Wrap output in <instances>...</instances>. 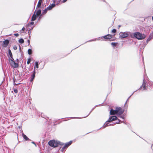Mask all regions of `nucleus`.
<instances>
[{
    "label": "nucleus",
    "mask_w": 153,
    "mask_h": 153,
    "mask_svg": "<svg viewBox=\"0 0 153 153\" xmlns=\"http://www.w3.org/2000/svg\"><path fill=\"white\" fill-rule=\"evenodd\" d=\"M35 71L34 70V72H33V74L31 76V80H30L31 81H32L33 80V79H34L35 77Z\"/></svg>",
    "instance_id": "4468645a"
},
{
    "label": "nucleus",
    "mask_w": 153,
    "mask_h": 153,
    "mask_svg": "<svg viewBox=\"0 0 153 153\" xmlns=\"http://www.w3.org/2000/svg\"><path fill=\"white\" fill-rule=\"evenodd\" d=\"M13 91H14V92L15 93H16L18 92L17 90L16 89H14Z\"/></svg>",
    "instance_id": "c85d7f7f"
},
{
    "label": "nucleus",
    "mask_w": 153,
    "mask_h": 153,
    "mask_svg": "<svg viewBox=\"0 0 153 153\" xmlns=\"http://www.w3.org/2000/svg\"><path fill=\"white\" fill-rule=\"evenodd\" d=\"M28 53L29 54H30V55L32 53L31 50L30 49H29L28 50Z\"/></svg>",
    "instance_id": "4be33fe9"
},
{
    "label": "nucleus",
    "mask_w": 153,
    "mask_h": 153,
    "mask_svg": "<svg viewBox=\"0 0 153 153\" xmlns=\"http://www.w3.org/2000/svg\"><path fill=\"white\" fill-rule=\"evenodd\" d=\"M32 143H33V144H35L36 146V145L35 143L34 142H32Z\"/></svg>",
    "instance_id": "f704fd0d"
},
{
    "label": "nucleus",
    "mask_w": 153,
    "mask_h": 153,
    "mask_svg": "<svg viewBox=\"0 0 153 153\" xmlns=\"http://www.w3.org/2000/svg\"><path fill=\"white\" fill-rule=\"evenodd\" d=\"M9 53L10 55L11 58V59H13V58L12 57V53H11V51L10 50H9Z\"/></svg>",
    "instance_id": "412c9836"
},
{
    "label": "nucleus",
    "mask_w": 153,
    "mask_h": 153,
    "mask_svg": "<svg viewBox=\"0 0 153 153\" xmlns=\"http://www.w3.org/2000/svg\"><path fill=\"white\" fill-rule=\"evenodd\" d=\"M152 20H153V16L152 17Z\"/></svg>",
    "instance_id": "c9c22d12"
},
{
    "label": "nucleus",
    "mask_w": 153,
    "mask_h": 153,
    "mask_svg": "<svg viewBox=\"0 0 153 153\" xmlns=\"http://www.w3.org/2000/svg\"><path fill=\"white\" fill-rule=\"evenodd\" d=\"M13 60V59H10L9 61L11 66L13 68H16L18 67V64L16 63Z\"/></svg>",
    "instance_id": "20e7f679"
},
{
    "label": "nucleus",
    "mask_w": 153,
    "mask_h": 153,
    "mask_svg": "<svg viewBox=\"0 0 153 153\" xmlns=\"http://www.w3.org/2000/svg\"><path fill=\"white\" fill-rule=\"evenodd\" d=\"M19 42L20 43H23L24 42V40L22 39H20L19 40Z\"/></svg>",
    "instance_id": "aec40b11"
},
{
    "label": "nucleus",
    "mask_w": 153,
    "mask_h": 153,
    "mask_svg": "<svg viewBox=\"0 0 153 153\" xmlns=\"http://www.w3.org/2000/svg\"><path fill=\"white\" fill-rule=\"evenodd\" d=\"M13 48L14 50H16L17 49V47L15 45L13 46Z\"/></svg>",
    "instance_id": "cd10ccee"
},
{
    "label": "nucleus",
    "mask_w": 153,
    "mask_h": 153,
    "mask_svg": "<svg viewBox=\"0 0 153 153\" xmlns=\"http://www.w3.org/2000/svg\"><path fill=\"white\" fill-rule=\"evenodd\" d=\"M53 0L54 3H53L52 4H50L48 7L47 8L48 10H51L55 6V3H56V2L55 0Z\"/></svg>",
    "instance_id": "423d86ee"
},
{
    "label": "nucleus",
    "mask_w": 153,
    "mask_h": 153,
    "mask_svg": "<svg viewBox=\"0 0 153 153\" xmlns=\"http://www.w3.org/2000/svg\"><path fill=\"white\" fill-rule=\"evenodd\" d=\"M27 42L28 43V45H29L30 44V40L29 39L28 40H27Z\"/></svg>",
    "instance_id": "2f4dec72"
},
{
    "label": "nucleus",
    "mask_w": 153,
    "mask_h": 153,
    "mask_svg": "<svg viewBox=\"0 0 153 153\" xmlns=\"http://www.w3.org/2000/svg\"><path fill=\"white\" fill-rule=\"evenodd\" d=\"M111 32L113 33H115L116 32V30L115 29H113L112 30Z\"/></svg>",
    "instance_id": "bb28decb"
},
{
    "label": "nucleus",
    "mask_w": 153,
    "mask_h": 153,
    "mask_svg": "<svg viewBox=\"0 0 153 153\" xmlns=\"http://www.w3.org/2000/svg\"><path fill=\"white\" fill-rule=\"evenodd\" d=\"M120 122V120H118V122L116 123H119Z\"/></svg>",
    "instance_id": "72a5a7b5"
},
{
    "label": "nucleus",
    "mask_w": 153,
    "mask_h": 153,
    "mask_svg": "<svg viewBox=\"0 0 153 153\" xmlns=\"http://www.w3.org/2000/svg\"><path fill=\"white\" fill-rule=\"evenodd\" d=\"M67 0H58V2L56 3V4H57L59 3L60 1L62 3H64Z\"/></svg>",
    "instance_id": "a211bd4d"
},
{
    "label": "nucleus",
    "mask_w": 153,
    "mask_h": 153,
    "mask_svg": "<svg viewBox=\"0 0 153 153\" xmlns=\"http://www.w3.org/2000/svg\"><path fill=\"white\" fill-rule=\"evenodd\" d=\"M30 62V60H28L27 62V63L28 64H29Z\"/></svg>",
    "instance_id": "7c9ffc66"
},
{
    "label": "nucleus",
    "mask_w": 153,
    "mask_h": 153,
    "mask_svg": "<svg viewBox=\"0 0 153 153\" xmlns=\"http://www.w3.org/2000/svg\"><path fill=\"white\" fill-rule=\"evenodd\" d=\"M22 136L26 140H29V139L27 137V136L24 134H22Z\"/></svg>",
    "instance_id": "f3484780"
},
{
    "label": "nucleus",
    "mask_w": 153,
    "mask_h": 153,
    "mask_svg": "<svg viewBox=\"0 0 153 153\" xmlns=\"http://www.w3.org/2000/svg\"><path fill=\"white\" fill-rule=\"evenodd\" d=\"M117 108L115 110H113L111 109L110 111V114L111 115H114L117 113Z\"/></svg>",
    "instance_id": "0eeeda50"
},
{
    "label": "nucleus",
    "mask_w": 153,
    "mask_h": 153,
    "mask_svg": "<svg viewBox=\"0 0 153 153\" xmlns=\"http://www.w3.org/2000/svg\"><path fill=\"white\" fill-rule=\"evenodd\" d=\"M142 86H143V90H144L145 88V84L144 83V80H143V84Z\"/></svg>",
    "instance_id": "5701e85b"
},
{
    "label": "nucleus",
    "mask_w": 153,
    "mask_h": 153,
    "mask_svg": "<svg viewBox=\"0 0 153 153\" xmlns=\"http://www.w3.org/2000/svg\"><path fill=\"white\" fill-rule=\"evenodd\" d=\"M35 14L37 17L39 16L41 13V10H39L36 12L35 11Z\"/></svg>",
    "instance_id": "9b49d317"
},
{
    "label": "nucleus",
    "mask_w": 153,
    "mask_h": 153,
    "mask_svg": "<svg viewBox=\"0 0 153 153\" xmlns=\"http://www.w3.org/2000/svg\"><path fill=\"white\" fill-rule=\"evenodd\" d=\"M4 44V46L6 47L9 43V41L7 40H5L3 42Z\"/></svg>",
    "instance_id": "2eb2a0df"
},
{
    "label": "nucleus",
    "mask_w": 153,
    "mask_h": 153,
    "mask_svg": "<svg viewBox=\"0 0 153 153\" xmlns=\"http://www.w3.org/2000/svg\"><path fill=\"white\" fill-rule=\"evenodd\" d=\"M152 38H153V35L151 34L150 36L147 39V42H149Z\"/></svg>",
    "instance_id": "dca6fc26"
},
{
    "label": "nucleus",
    "mask_w": 153,
    "mask_h": 153,
    "mask_svg": "<svg viewBox=\"0 0 153 153\" xmlns=\"http://www.w3.org/2000/svg\"><path fill=\"white\" fill-rule=\"evenodd\" d=\"M134 35L137 39L139 40L143 39L146 37V36L144 34H142L138 32L134 33Z\"/></svg>",
    "instance_id": "f257e3e1"
},
{
    "label": "nucleus",
    "mask_w": 153,
    "mask_h": 153,
    "mask_svg": "<svg viewBox=\"0 0 153 153\" xmlns=\"http://www.w3.org/2000/svg\"><path fill=\"white\" fill-rule=\"evenodd\" d=\"M117 43H114V42H112L111 43V45L113 46H114L116 45Z\"/></svg>",
    "instance_id": "b1692460"
},
{
    "label": "nucleus",
    "mask_w": 153,
    "mask_h": 153,
    "mask_svg": "<svg viewBox=\"0 0 153 153\" xmlns=\"http://www.w3.org/2000/svg\"><path fill=\"white\" fill-rule=\"evenodd\" d=\"M14 35L16 36L17 37L19 36V34L18 33H16L14 34Z\"/></svg>",
    "instance_id": "c756f323"
},
{
    "label": "nucleus",
    "mask_w": 153,
    "mask_h": 153,
    "mask_svg": "<svg viewBox=\"0 0 153 153\" xmlns=\"http://www.w3.org/2000/svg\"><path fill=\"white\" fill-rule=\"evenodd\" d=\"M42 2V0H39L37 6V8H39L40 7V6H41Z\"/></svg>",
    "instance_id": "f8f14e48"
},
{
    "label": "nucleus",
    "mask_w": 153,
    "mask_h": 153,
    "mask_svg": "<svg viewBox=\"0 0 153 153\" xmlns=\"http://www.w3.org/2000/svg\"><path fill=\"white\" fill-rule=\"evenodd\" d=\"M128 32H121L119 33V36L120 37L125 38L127 37L128 36Z\"/></svg>",
    "instance_id": "39448f33"
},
{
    "label": "nucleus",
    "mask_w": 153,
    "mask_h": 153,
    "mask_svg": "<svg viewBox=\"0 0 153 153\" xmlns=\"http://www.w3.org/2000/svg\"><path fill=\"white\" fill-rule=\"evenodd\" d=\"M34 22H30V23L28 24V26H30V25H33V24H34Z\"/></svg>",
    "instance_id": "a878e982"
},
{
    "label": "nucleus",
    "mask_w": 153,
    "mask_h": 153,
    "mask_svg": "<svg viewBox=\"0 0 153 153\" xmlns=\"http://www.w3.org/2000/svg\"><path fill=\"white\" fill-rule=\"evenodd\" d=\"M35 67L37 68H39L38 63V62H35V66L34 68V69L35 68Z\"/></svg>",
    "instance_id": "6ab92c4d"
},
{
    "label": "nucleus",
    "mask_w": 153,
    "mask_h": 153,
    "mask_svg": "<svg viewBox=\"0 0 153 153\" xmlns=\"http://www.w3.org/2000/svg\"><path fill=\"white\" fill-rule=\"evenodd\" d=\"M48 144L51 146L55 147L58 146L59 142L54 140H51L48 142Z\"/></svg>",
    "instance_id": "7ed1b4c3"
},
{
    "label": "nucleus",
    "mask_w": 153,
    "mask_h": 153,
    "mask_svg": "<svg viewBox=\"0 0 153 153\" xmlns=\"http://www.w3.org/2000/svg\"><path fill=\"white\" fill-rule=\"evenodd\" d=\"M117 119V117L116 116H113L111 117H110L108 120L106 122V123L104 124L103 127L104 128L105 127L107 126H108V123L112 122V121L116 120Z\"/></svg>",
    "instance_id": "f03ea898"
},
{
    "label": "nucleus",
    "mask_w": 153,
    "mask_h": 153,
    "mask_svg": "<svg viewBox=\"0 0 153 153\" xmlns=\"http://www.w3.org/2000/svg\"><path fill=\"white\" fill-rule=\"evenodd\" d=\"M48 10L47 9V8L46 9H45L44 11H43V13H46L47 11Z\"/></svg>",
    "instance_id": "393cba45"
},
{
    "label": "nucleus",
    "mask_w": 153,
    "mask_h": 153,
    "mask_svg": "<svg viewBox=\"0 0 153 153\" xmlns=\"http://www.w3.org/2000/svg\"><path fill=\"white\" fill-rule=\"evenodd\" d=\"M72 141H70V142L66 143L65 144V146L63 147V148H62L61 150H63V149H65V148L69 146L72 143Z\"/></svg>",
    "instance_id": "6e6552de"
},
{
    "label": "nucleus",
    "mask_w": 153,
    "mask_h": 153,
    "mask_svg": "<svg viewBox=\"0 0 153 153\" xmlns=\"http://www.w3.org/2000/svg\"><path fill=\"white\" fill-rule=\"evenodd\" d=\"M103 37L105 39H109L112 38V36L110 34H108L104 36Z\"/></svg>",
    "instance_id": "1a4fd4ad"
},
{
    "label": "nucleus",
    "mask_w": 153,
    "mask_h": 153,
    "mask_svg": "<svg viewBox=\"0 0 153 153\" xmlns=\"http://www.w3.org/2000/svg\"><path fill=\"white\" fill-rule=\"evenodd\" d=\"M25 30V28L24 27H23L22 29V30L23 31H24Z\"/></svg>",
    "instance_id": "473e14b6"
},
{
    "label": "nucleus",
    "mask_w": 153,
    "mask_h": 153,
    "mask_svg": "<svg viewBox=\"0 0 153 153\" xmlns=\"http://www.w3.org/2000/svg\"><path fill=\"white\" fill-rule=\"evenodd\" d=\"M117 110L118 111L117 114H121L123 112V111L120 108H117Z\"/></svg>",
    "instance_id": "9d476101"
},
{
    "label": "nucleus",
    "mask_w": 153,
    "mask_h": 153,
    "mask_svg": "<svg viewBox=\"0 0 153 153\" xmlns=\"http://www.w3.org/2000/svg\"><path fill=\"white\" fill-rule=\"evenodd\" d=\"M36 17H37V16L35 14V12H34L33 15V16L32 17L31 20L32 21L35 20L36 19Z\"/></svg>",
    "instance_id": "ddd939ff"
}]
</instances>
